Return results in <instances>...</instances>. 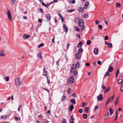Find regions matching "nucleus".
I'll use <instances>...</instances> for the list:
<instances>
[{
  "instance_id": "nucleus-1",
  "label": "nucleus",
  "mask_w": 123,
  "mask_h": 123,
  "mask_svg": "<svg viewBox=\"0 0 123 123\" xmlns=\"http://www.w3.org/2000/svg\"><path fill=\"white\" fill-rule=\"evenodd\" d=\"M79 62V61H78L76 63V64L74 63L71 66V67L70 72L71 73H73L74 72V76H76L78 74V71L76 70L74 72V71L76 69V68H79L80 67Z\"/></svg>"
},
{
  "instance_id": "nucleus-2",
  "label": "nucleus",
  "mask_w": 123,
  "mask_h": 123,
  "mask_svg": "<svg viewBox=\"0 0 123 123\" xmlns=\"http://www.w3.org/2000/svg\"><path fill=\"white\" fill-rule=\"evenodd\" d=\"M15 85L16 86L20 85L22 83V80L20 78H17L15 80Z\"/></svg>"
},
{
  "instance_id": "nucleus-3",
  "label": "nucleus",
  "mask_w": 123,
  "mask_h": 123,
  "mask_svg": "<svg viewBox=\"0 0 123 123\" xmlns=\"http://www.w3.org/2000/svg\"><path fill=\"white\" fill-rule=\"evenodd\" d=\"M7 15L8 18L9 20L10 21H11L12 20L11 14L9 10H8V11L7 12Z\"/></svg>"
},
{
  "instance_id": "nucleus-4",
  "label": "nucleus",
  "mask_w": 123,
  "mask_h": 123,
  "mask_svg": "<svg viewBox=\"0 0 123 123\" xmlns=\"http://www.w3.org/2000/svg\"><path fill=\"white\" fill-rule=\"evenodd\" d=\"M114 95H113V96H112L110 97L108 99V100L107 101V102L106 103V106L107 105L108 103L110 102H111L113 100L114 98Z\"/></svg>"
},
{
  "instance_id": "nucleus-5",
  "label": "nucleus",
  "mask_w": 123,
  "mask_h": 123,
  "mask_svg": "<svg viewBox=\"0 0 123 123\" xmlns=\"http://www.w3.org/2000/svg\"><path fill=\"white\" fill-rule=\"evenodd\" d=\"M84 22L83 20L81 19L79 21V27H81L83 26Z\"/></svg>"
},
{
  "instance_id": "nucleus-6",
  "label": "nucleus",
  "mask_w": 123,
  "mask_h": 123,
  "mask_svg": "<svg viewBox=\"0 0 123 123\" xmlns=\"http://www.w3.org/2000/svg\"><path fill=\"white\" fill-rule=\"evenodd\" d=\"M63 27L64 28L65 32L67 33L68 30V27L65 25L64 24L63 26Z\"/></svg>"
},
{
  "instance_id": "nucleus-7",
  "label": "nucleus",
  "mask_w": 123,
  "mask_h": 123,
  "mask_svg": "<svg viewBox=\"0 0 123 123\" xmlns=\"http://www.w3.org/2000/svg\"><path fill=\"white\" fill-rule=\"evenodd\" d=\"M69 81L71 83H73L74 81V78L73 76H71L69 78Z\"/></svg>"
},
{
  "instance_id": "nucleus-8",
  "label": "nucleus",
  "mask_w": 123,
  "mask_h": 123,
  "mask_svg": "<svg viewBox=\"0 0 123 123\" xmlns=\"http://www.w3.org/2000/svg\"><path fill=\"white\" fill-rule=\"evenodd\" d=\"M98 52V49L97 48H95L93 52L95 55H97Z\"/></svg>"
},
{
  "instance_id": "nucleus-9",
  "label": "nucleus",
  "mask_w": 123,
  "mask_h": 123,
  "mask_svg": "<svg viewBox=\"0 0 123 123\" xmlns=\"http://www.w3.org/2000/svg\"><path fill=\"white\" fill-rule=\"evenodd\" d=\"M103 96L102 94L99 95L97 97L98 101H100L103 99Z\"/></svg>"
},
{
  "instance_id": "nucleus-10",
  "label": "nucleus",
  "mask_w": 123,
  "mask_h": 123,
  "mask_svg": "<svg viewBox=\"0 0 123 123\" xmlns=\"http://www.w3.org/2000/svg\"><path fill=\"white\" fill-rule=\"evenodd\" d=\"M105 119H107L109 118V112H108L107 113L105 114Z\"/></svg>"
},
{
  "instance_id": "nucleus-11",
  "label": "nucleus",
  "mask_w": 123,
  "mask_h": 123,
  "mask_svg": "<svg viewBox=\"0 0 123 123\" xmlns=\"http://www.w3.org/2000/svg\"><path fill=\"white\" fill-rule=\"evenodd\" d=\"M114 70L113 67L111 66H109L108 71L109 72H111Z\"/></svg>"
},
{
  "instance_id": "nucleus-12",
  "label": "nucleus",
  "mask_w": 123,
  "mask_h": 123,
  "mask_svg": "<svg viewBox=\"0 0 123 123\" xmlns=\"http://www.w3.org/2000/svg\"><path fill=\"white\" fill-rule=\"evenodd\" d=\"M4 51L3 50H2L0 51V56L2 57L5 56L4 54Z\"/></svg>"
},
{
  "instance_id": "nucleus-13",
  "label": "nucleus",
  "mask_w": 123,
  "mask_h": 123,
  "mask_svg": "<svg viewBox=\"0 0 123 123\" xmlns=\"http://www.w3.org/2000/svg\"><path fill=\"white\" fill-rule=\"evenodd\" d=\"M46 18L47 19V20H49L51 19V17L49 14H47L45 16Z\"/></svg>"
},
{
  "instance_id": "nucleus-14",
  "label": "nucleus",
  "mask_w": 123,
  "mask_h": 123,
  "mask_svg": "<svg viewBox=\"0 0 123 123\" xmlns=\"http://www.w3.org/2000/svg\"><path fill=\"white\" fill-rule=\"evenodd\" d=\"M48 72L46 71L45 70V68L44 67L43 72V75L44 76H46L47 75Z\"/></svg>"
},
{
  "instance_id": "nucleus-15",
  "label": "nucleus",
  "mask_w": 123,
  "mask_h": 123,
  "mask_svg": "<svg viewBox=\"0 0 123 123\" xmlns=\"http://www.w3.org/2000/svg\"><path fill=\"white\" fill-rule=\"evenodd\" d=\"M84 10V9L83 7H80L78 8V11L80 12H83Z\"/></svg>"
},
{
  "instance_id": "nucleus-16",
  "label": "nucleus",
  "mask_w": 123,
  "mask_h": 123,
  "mask_svg": "<svg viewBox=\"0 0 123 123\" xmlns=\"http://www.w3.org/2000/svg\"><path fill=\"white\" fill-rule=\"evenodd\" d=\"M78 53H77L75 55L76 58L77 59H80L81 57V56Z\"/></svg>"
},
{
  "instance_id": "nucleus-17",
  "label": "nucleus",
  "mask_w": 123,
  "mask_h": 123,
  "mask_svg": "<svg viewBox=\"0 0 123 123\" xmlns=\"http://www.w3.org/2000/svg\"><path fill=\"white\" fill-rule=\"evenodd\" d=\"M119 100V97H118L116 98V100L115 101V105H117V104H118V102Z\"/></svg>"
},
{
  "instance_id": "nucleus-18",
  "label": "nucleus",
  "mask_w": 123,
  "mask_h": 123,
  "mask_svg": "<svg viewBox=\"0 0 123 123\" xmlns=\"http://www.w3.org/2000/svg\"><path fill=\"white\" fill-rule=\"evenodd\" d=\"M37 56L40 59H43V57L42 56V52L38 53V54Z\"/></svg>"
},
{
  "instance_id": "nucleus-19",
  "label": "nucleus",
  "mask_w": 123,
  "mask_h": 123,
  "mask_svg": "<svg viewBox=\"0 0 123 123\" xmlns=\"http://www.w3.org/2000/svg\"><path fill=\"white\" fill-rule=\"evenodd\" d=\"M30 37V36L28 35H27L26 34L24 35L23 36V38L25 39H27Z\"/></svg>"
},
{
  "instance_id": "nucleus-20",
  "label": "nucleus",
  "mask_w": 123,
  "mask_h": 123,
  "mask_svg": "<svg viewBox=\"0 0 123 123\" xmlns=\"http://www.w3.org/2000/svg\"><path fill=\"white\" fill-rule=\"evenodd\" d=\"M89 4V2L88 1L86 2V3L84 6V8L85 9H86L87 8V7L88 5Z\"/></svg>"
},
{
  "instance_id": "nucleus-21",
  "label": "nucleus",
  "mask_w": 123,
  "mask_h": 123,
  "mask_svg": "<svg viewBox=\"0 0 123 123\" xmlns=\"http://www.w3.org/2000/svg\"><path fill=\"white\" fill-rule=\"evenodd\" d=\"M74 108V105L73 104L71 105L69 107L70 111H72Z\"/></svg>"
},
{
  "instance_id": "nucleus-22",
  "label": "nucleus",
  "mask_w": 123,
  "mask_h": 123,
  "mask_svg": "<svg viewBox=\"0 0 123 123\" xmlns=\"http://www.w3.org/2000/svg\"><path fill=\"white\" fill-rule=\"evenodd\" d=\"M70 102H71V103L72 104H75L76 103V102H75V100L74 99H71L70 100Z\"/></svg>"
},
{
  "instance_id": "nucleus-23",
  "label": "nucleus",
  "mask_w": 123,
  "mask_h": 123,
  "mask_svg": "<svg viewBox=\"0 0 123 123\" xmlns=\"http://www.w3.org/2000/svg\"><path fill=\"white\" fill-rule=\"evenodd\" d=\"M123 80L122 79H119L118 80V83L119 84H121L122 83Z\"/></svg>"
},
{
  "instance_id": "nucleus-24",
  "label": "nucleus",
  "mask_w": 123,
  "mask_h": 123,
  "mask_svg": "<svg viewBox=\"0 0 123 123\" xmlns=\"http://www.w3.org/2000/svg\"><path fill=\"white\" fill-rule=\"evenodd\" d=\"M70 1H69V3H72L74 4L75 2V0H70Z\"/></svg>"
},
{
  "instance_id": "nucleus-25",
  "label": "nucleus",
  "mask_w": 123,
  "mask_h": 123,
  "mask_svg": "<svg viewBox=\"0 0 123 123\" xmlns=\"http://www.w3.org/2000/svg\"><path fill=\"white\" fill-rule=\"evenodd\" d=\"M110 90V88L109 87H108V88H106V89H105V93L106 92H107L108 91H109Z\"/></svg>"
},
{
  "instance_id": "nucleus-26",
  "label": "nucleus",
  "mask_w": 123,
  "mask_h": 123,
  "mask_svg": "<svg viewBox=\"0 0 123 123\" xmlns=\"http://www.w3.org/2000/svg\"><path fill=\"white\" fill-rule=\"evenodd\" d=\"M83 51V49L82 48H80L78 51V53L80 54L82 51Z\"/></svg>"
},
{
  "instance_id": "nucleus-27",
  "label": "nucleus",
  "mask_w": 123,
  "mask_h": 123,
  "mask_svg": "<svg viewBox=\"0 0 123 123\" xmlns=\"http://www.w3.org/2000/svg\"><path fill=\"white\" fill-rule=\"evenodd\" d=\"M85 111L86 113H87L89 110V108L88 107L85 108Z\"/></svg>"
},
{
  "instance_id": "nucleus-28",
  "label": "nucleus",
  "mask_w": 123,
  "mask_h": 123,
  "mask_svg": "<svg viewBox=\"0 0 123 123\" xmlns=\"http://www.w3.org/2000/svg\"><path fill=\"white\" fill-rule=\"evenodd\" d=\"M37 117L38 118H41V120H42L43 119V116L41 114H40Z\"/></svg>"
},
{
  "instance_id": "nucleus-29",
  "label": "nucleus",
  "mask_w": 123,
  "mask_h": 123,
  "mask_svg": "<svg viewBox=\"0 0 123 123\" xmlns=\"http://www.w3.org/2000/svg\"><path fill=\"white\" fill-rule=\"evenodd\" d=\"M109 111L110 114V115H111L113 113L114 111H112V109L111 108L110 109Z\"/></svg>"
},
{
  "instance_id": "nucleus-30",
  "label": "nucleus",
  "mask_w": 123,
  "mask_h": 123,
  "mask_svg": "<svg viewBox=\"0 0 123 123\" xmlns=\"http://www.w3.org/2000/svg\"><path fill=\"white\" fill-rule=\"evenodd\" d=\"M83 117L84 119H86L87 117V115L86 114H84L83 115Z\"/></svg>"
},
{
  "instance_id": "nucleus-31",
  "label": "nucleus",
  "mask_w": 123,
  "mask_h": 123,
  "mask_svg": "<svg viewBox=\"0 0 123 123\" xmlns=\"http://www.w3.org/2000/svg\"><path fill=\"white\" fill-rule=\"evenodd\" d=\"M20 118L19 117L18 118V117L17 116H15L14 118V119L16 121H17L18 120L20 119Z\"/></svg>"
},
{
  "instance_id": "nucleus-32",
  "label": "nucleus",
  "mask_w": 123,
  "mask_h": 123,
  "mask_svg": "<svg viewBox=\"0 0 123 123\" xmlns=\"http://www.w3.org/2000/svg\"><path fill=\"white\" fill-rule=\"evenodd\" d=\"M109 72L108 71V72H106L105 73V75L104 76V78L105 77V76H109Z\"/></svg>"
},
{
  "instance_id": "nucleus-33",
  "label": "nucleus",
  "mask_w": 123,
  "mask_h": 123,
  "mask_svg": "<svg viewBox=\"0 0 123 123\" xmlns=\"http://www.w3.org/2000/svg\"><path fill=\"white\" fill-rule=\"evenodd\" d=\"M79 18H76L75 20V22L76 23H78L79 21Z\"/></svg>"
},
{
  "instance_id": "nucleus-34",
  "label": "nucleus",
  "mask_w": 123,
  "mask_h": 123,
  "mask_svg": "<svg viewBox=\"0 0 123 123\" xmlns=\"http://www.w3.org/2000/svg\"><path fill=\"white\" fill-rule=\"evenodd\" d=\"M66 97L65 96L63 95V96L62 97V101H64L65 100V99H66Z\"/></svg>"
},
{
  "instance_id": "nucleus-35",
  "label": "nucleus",
  "mask_w": 123,
  "mask_h": 123,
  "mask_svg": "<svg viewBox=\"0 0 123 123\" xmlns=\"http://www.w3.org/2000/svg\"><path fill=\"white\" fill-rule=\"evenodd\" d=\"M82 45V42H80L79 43L78 46L77 47H79V46H80V47Z\"/></svg>"
},
{
  "instance_id": "nucleus-36",
  "label": "nucleus",
  "mask_w": 123,
  "mask_h": 123,
  "mask_svg": "<svg viewBox=\"0 0 123 123\" xmlns=\"http://www.w3.org/2000/svg\"><path fill=\"white\" fill-rule=\"evenodd\" d=\"M98 27L99 28L100 30H102L103 28V27L101 25H98Z\"/></svg>"
},
{
  "instance_id": "nucleus-37",
  "label": "nucleus",
  "mask_w": 123,
  "mask_h": 123,
  "mask_svg": "<svg viewBox=\"0 0 123 123\" xmlns=\"http://www.w3.org/2000/svg\"><path fill=\"white\" fill-rule=\"evenodd\" d=\"M5 79L6 80V81H8L9 79V78L8 76H7V77H5Z\"/></svg>"
},
{
  "instance_id": "nucleus-38",
  "label": "nucleus",
  "mask_w": 123,
  "mask_h": 123,
  "mask_svg": "<svg viewBox=\"0 0 123 123\" xmlns=\"http://www.w3.org/2000/svg\"><path fill=\"white\" fill-rule=\"evenodd\" d=\"M87 44L88 45H89L91 43V41L90 40H88L87 42Z\"/></svg>"
},
{
  "instance_id": "nucleus-39",
  "label": "nucleus",
  "mask_w": 123,
  "mask_h": 123,
  "mask_svg": "<svg viewBox=\"0 0 123 123\" xmlns=\"http://www.w3.org/2000/svg\"><path fill=\"white\" fill-rule=\"evenodd\" d=\"M108 47L109 48H111L112 47V44L111 43H109L108 45Z\"/></svg>"
},
{
  "instance_id": "nucleus-40",
  "label": "nucleus",
  "mask_w": 123,
  "mask_h": 123,
  "mask_svg": "<svg viewBox=\"0 0 123 123\" xmlns=\"http://www.w3.org/2000/svg\"><path fill=\"white\" fill-rule=\"evenodd\" d=\"M54 2H51L50 3H49L48 4H47V8L49 6V5L51 4L52 3H54Z\"/></svg>"
},
{
  "instance_id": "nucleus-41",
  "label": "nucleus",
  "mask_w": 123,
  "mask_h": 123,
  "mask_svg": "<svg viewBox=\"0 0 123 123\" xmlns=\"http://www.w3.org/2000/svg\"><path fill=\"white\" fill-rule=\"evenodd\" d=\"M71 89H70V88H69L68 90V94H70V93H71V91H70V90H71Z\"/></svg>"
},
{
  "instance_id": "nucleus-42",
  "label": "nucleus",
  "mask_w": 123,
  "mask_h": 123,
  "mask_svg": "<svg viewBox=\"0 0 123 123\" xmlns=\"http://www.w3.org/2000/svg\"><path fill=\"white\" fill-rule=\"evenodd\" d=\"M121 5V4L119 3H116V6L117 7H120Z\"/></svg>"
},
{
  "instance_id": "nucleus-43",
  "label": "nucleus",
  "mask_w": 123,
  "mask_h": 123,
  "mask_svg": "<svg viewBox=\"0 0 123 123\" xmlns=\"http://www.w3.org/2000/svg\"><path fill=\"white\" fill-rule=\"evenodd\" d=\"M66 121L65 119H63L62 122V123H66Z\"/></svg>"
},
{
  "instance_id": "nucleus-44",
  "label": "nucleus",
  "mask_w": 123,
  "mask_h": 123,
  "mask_svg": "<svg viewBox=\"0 0 123 123\" xmlns=\"http://www.w3.org/2000/svg\"><path fill=\"white\" fill-rule=\"evenodd\" d=\"M74 11V10H68L67 11L69 12H71Z\"/></svg>"
},
{
  "instance_id": "nucleus-45",
  "label": "nucleus",
  "mask_w": 123,
  "mask_h": 123,
  "mask_svg": "<svg viewBox=\"0 0 123 123\" xmlns=\"http://www.w3.org/2000/svg\"><path fill=\"white\" fill-rule=\"evenodd\" d=\"M83 17L85 18H87L88 16V15L87 14H85L83 15Z\"/></svg>"
},
{
  "instance_id": "nucleus-46",
  "label": "nucleus",
  "mask_w": 123,
  "mask_h": 123,
  "mask_svg": "<svg viewBox=\"0 0 123 123\" xmlns=\"http://www.w3.org/2000/svg\"><path fill=\"white\" fill-rule=\"evenodd\" d=\"M99 108V107L98 106V105H97L95 106V107L94 108V110L95 111L97 109Z\"/></svg>"
},
{
  "instance_id": "nucleus-47",
  "label": "nucleus",
  "mask_w": 123,
  "mask_h": 123,
  "mask_svg": "<svg viewBox=\"0 0 123 123\" xmlns=\"http://www.w3.org/2000/svg\"><path fill=\"white\" fill-rule=\"evenodd\" d=\"M55 37V36H54L52 40V42L54 43H55V41H54L55 40V39H54Z\"/></svg>"
},
{
  "instance_id": "nucleus-48",
  "label": "nucleus",
  "mask_w": 123,
  "mask_h": 123,
  "mask_svg": "<svg viewBox=\"0 0 123 123\" xmlns=\"http://www.w3.org/2000/svg\"><path fill=\"white\" fill-rule=\"evenodd\" d=\"M44 46V45L43 44L41 43L38 46V48H40L41 47H43Z\"/></svg>"
},
{
  "instance_id": "nucleus-49",
  "label": "nucleus",
  "mask_w": 123,
  "mask_h": 123,
  "mask_svg": "<svg viewBox=\"0 0 123 123\" xmlns=\"http://www.w3.org/2000/svg\"><path fill=\"white\" fill-rule=\"evenodd\" d=\"M83 111V110L82 109H80L79 110V112L80 113H82Z\"/></svg>"
},
{
  "instance_id": "nucleus-50",
  "label": "nucleus",
  "mask_w": 123,
  "mask_h": 123,
  "mask_svg": "<svg viewBox=\"0 0 123 123\" xmlns=\"http://www.w3.org/2000/svg\"><path fill=\"white\" fill-rule=\"evenodd\" d=\"M108 36H106L105 37L104 39L105 40H106L108 39Z\"/></svg>"
},
{
  "instance_id": "nucleus-51",
  "label": "nucleus",
  "mask_w": 123,
  "mask_h": 123,
  "mask_svg": "<svg viewBox=\"0 0 123 123\" xmlns=\"http://www.w3.org/2000/svg\"><path fill=\"white\" fill-rule=\"evenodd\" d=\"M46 78H47V82H48V84H49V83H50V80L48 78V76H47L46 77Z\"/></svg>"
},
{
  "instance_id": "nucleus-52",
  "label": "nucleus",
  "mask_w": 123,
  "mask_h": 123,
  "mask_svg": "<svg viewBox=\"0 0 123 123\" xmlns=\"http://www.w3.org/2000/svg\"><path fill=\"white\" fill-rule=\"evenodd\" d=\"M97 63L98 64L100 65L101 63V62L100 61H98L97 62Z\"/></svg>"
},
{
  "instance_id": "nucleus-53",
  "label": "nucleus",
  "mask_w": 123,
  "mask_h": 123,
  "mask_svg": "<svg viewBox=\"0 0 123 123\" xmlns=\"http://www.w3.org/2000/svg\"><path fill=\"white\" fill-rule=\"evenodd\" d=\"M61 20L62 21V22H64L65 21L64 20V18L63 17H61Z\"/></svg>"
},
{
  "instance_id": "nucleus-54",
  "label": "nucleus",
  "mask_w": 123,
  "mask_h": 123,
  "mask_svg": "<svg viewBox=\"0 0 123 123\" xmlns=\"http://www.w3.org/2000/svg\"><path fill=\"white\" fill-rule=\"evenodd\" d=\"M75 28H76V29H75L76 31H80V29L79 28L77 27H75Z\"/></svg>"
},
{
  "instance_id": "nucleus-55",
  "label": "nucleus",
  "mask_w": 123,
  "mask_h": 123,
  "mask_svg": "<svg viewBox=\"0 0 123 123\" xmlns=\"http://www.w3.org/2000/svg\"><path fill=\"white\" fill-rule=\"evenodd\" d=\"M69 46H70L69 44V43H68L67 45V50L68 49V48L69 47Z\"/></svg>"
},
{
  "instance_id": "nucleus-56",
  "label": "nucleus",
  "mask_w": 123,
  "mask_h": 123,
  "mask_svg": "<svg viewBox=\"0 0 123 123\" xmlns=\"http://www.w3.org/2000/svg\"><path fill=\"white\" fill-rule=\"evenodd\" d=\"M39 10H40V12H42L43 13V9L42 8L39 9Z\"/></svg>"
},
{
  "instance_id": "nucleus-57",
  "label": "nucleus",
  "mask_w": 123,
  "mask_h": 123,
  "mask_svg": "<svg viewBox=\"0 0 123 123\" xmlns=\"http://www.w3.org/2000/svg\"><path fill=\"white\" fill-rule=\"evenodd\" d=\"M12 3L14 5L15 2V0H12Z\"/></svg>"
},
{
  "instance_id": "nucleus-58",
  "label": "nucleus",
  "mask_w": 123,
  "mask_h": 123,
  "mask_svg": "<svg viewBox=\"0 0 123 123\" xmlns=\"http://www.w3.org/2000/svg\"><path fill=\"white\" fill-rule=\"evenodd\" d=\"M95 23L97 24H98L99 23V21L98 20H96L95 21Z\"/></svg>"
},
{
  "instance_id": "nucleus-59",
  "label": "nucleus",
  "mask_w": 123,
  "mask_h": 123,
  "mask_svg": "<svg viewBox=\"0 0 123 123\" xmlns=\"http://www.w3.org/2000/svg\"><path fill=\"white\" fill-rule=\"evenodd\" d=\"M117 112H116V117H115V119L114 120L115 121L117 119Z\"/></svg>"
},
{
  "instance_id": "nucleus-60",
  "label": "nucleus",
  "mask_w": 123,
  "mask_h": 123,
  "mask_svg": "<svg viewBox=\"0 0 123 123\" xmlns=\"http://www.w3.org/2000/svg\"><path fill=\"white\" fill-rule=\"evenodd\" d=\"M21 105H19V107H18V111H20V108H21Z\"/></svg>"
},
{
  "instance_id": "nucleus-61",
  "label": "nucleus",
  "mask_w": 123,
  "mask_h": 123,
  "mask_svg": "<svg viewBox=\"0 0 123 123\" xmlns=\"http://www.w3.org/2000/svg\"><path fill=\"white\" fill-rule=\"evenodd\" d=\"M102 88L104 90H105V89L106 88V87H105V86L104 85H103L102 86Z\"/></svg>"
},
{
  "instance_id": "nucleus-62",
  "label": "nucleus",
  "mask_w": 123,
  "mask_h": 123,
  "mask_svg": "<svg viewBox=\"0 0 123 123\" xmlns=\"http://www.w3.org/2000/svg\"><path fill=\"white\" fill-rule=\"evenodd\" d=\"M86 65L87 66H90V64L88 62H87L86 64Z\"/></svg>"
},
{
  "instance_id": "nucleus-63",
  "label": "nucleus",
  "mask_w": 123,
  "mask_h": 123,
  "mask_svg": "<svg viewBox=\"0 0 123 123\" xmlns=\"http://www.w3.org/2000/svg\"><path fill=\"white\" fill-rule=\"evenodd\" d=\"M85 29V26H82V27L81 28V31H82L84 29Z\"/></svg>"
},
{
  "instance_id": "nucleus-64",
  "label": "nucleus",
  "mask_w": 123,
  "mask_h": 123,
  "mask_svg": "<svg viewBox=\"0 0 123 123\" xmlns=\"http://www.w3.org/2000/svg\"><path fill=\"white\" fill-rule=\"evenodd\" d=\"M38 21L39 22V23H41L42 22V20L41 19H38Z\"/></svg>"
}]
</instances>
